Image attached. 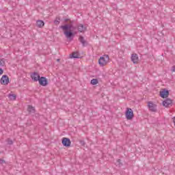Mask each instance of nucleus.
Segmentation results:
<instances>
[{"instance_id":"nucleus-1","label":"nucleus","mask_w":175,"mask_h":175,"mask_svg":"<svg viewBox=\"0 0 175 175\" xmlns=\"http://www.w3.org/2000/svg\"><path fill=\"white\" fill-rule=\"evenodd\" d=\"M73 23L74 21H70V24H66L59 27V28L64 31V34L66 38L70 40H73V38L77 34V31H72Z\"/></svg>"},{"instance_id":"nucleus-23","label":"nucleus","mask_w":175,"mask_h":175,"mask_svg":"<svg viewBox=\"0 0 175 175\" xmlns=\"http://www.w3.org/2000/svg\"><path fill=\"white\" fill-rule=\"evenodd\" d=\"M8 144H9L10 146H12V144H13V140L8 139Z\"/></svg>"},{"instance_id":"nucleus-14","label":"nucleus","mask_w":175,"mask_h":175,"mask_svg":"<svg viewBox=\"0 0 175 175\" xmlns=\"http://www.w3.org/2000/svg\"><path fill=\"white\" fill-rule=\"evenodd\" d=\"M70 58L72 59V58H81L80 57V54L78 53V52H73L72 54L70 55Z\"/></svg>"},{"instance_id":"nucleus-16","label":"nucleus","mask_w":175,"mask_h":175,"mask_svg":"<svg viewBox=\"0 0 175 175\" xmlns=\"http://www.w3.org/2000/svg\"><path fill=\"white\" fill-rule=\"evenodd\" d=\"M27 110H28L29 113H35V108L33 107H32V105H29Z\"/></svg>"},{"instance_id":"nucleus-4","label":"nucleus","mask_w":175,"mask_h":175,"mask_svg":"<svg viewBox=\"0 0 175 175\" xmlns=\"http://www.w3.org/2000/svg\"><path fill=\"white\" fill-rule=\"evenodd\" d=\"M38 83L40 85H42V87H46V85H49V81L44 77H40L38 79Z\"/></svg>"},{"instance_id":"nucleus-12","label":"nucleus","mask_w":175,"mask_h":175,"mask_svg":"<svg viewBox=\"0 0 175 175\" xmlns=\"http://www.w3.org/2000/svg\"><path fill=\"white\" fill-rule=\"evenodd\" d=\"M172 103V99L167 98L163 102V106H164L165 107H169V106H170Z\"/></svg>"},{"instance_id":"nucleus-15","label":"nucleus","mask_w":175,"mask_h":175,"mask_svg":"<svg viewBox=\"0 0 175 175\" xmlns=\"http://www.w3.org/2000/svg\"><path fill=\"white\" fill-rule=\"evenodd\" d=\"M36 24L38 28H43V27H44V22L43 21L38 20L37 21Z\"/></svg>"},{"instance_id":"nucleus-7","label":"nucleus","mask_w":175,"mask_h":175,"mask_svg":"<svg viewBox=\"0 0 175 175\" xmlns=\"http://www.w3.org/2000/svg\"><path fill=\"white\" fill-rule=\"evenodd\" d=\"M159 96L163 98H167L169 96V90L167 89H162V90L160 91Z\"/></svg>"},{"instance_id":"nucleus-21","label":"nucleus","mask_w":175,"mask_h":175,"mask_svg":"<svg viewBox=\"0 0 175 175\" xmlns=\"http://www.w3.org/2000/svg\"><path fill=\"white\" fill-rule=\"evenodd\" d=\"M59 18H56V19L54 21V23L55 24V25H58V24H59Z\"/></svg>"},{"instance_id":"nucleus-26","label":"nucleus","mask_w":175,"mask_h":175,"mask_svg":"<svg viewBox=\"0 0 175 175\" xmlns=\"http://www.w3.org/2000/svg\"><path fill=\"white\" fill-rule=\"evenodd\" d=\"M171 72H175V66H173L171 68Z\"/></svg>"},{"instance_id":"nucleus-24","label":"nucleus","mask_w":175,"mask_h":175,"mask_svg":"<svg viewBox=\"0 0 175 175\" xmlns=\"http://www.w3.org/2000/svg\"><path fill=\"white\" fill-rule=\"evenodd\" d=\"M64 21H65V23H68V21L69 23H70V21H70V19H69V18H66V19H64Z\"/></svg>"},{"instance_id":"nucleus-3","label":"nucleus","mask_w":175,"mask_h":175,"mask_svg":"<svg viewBox=\"0 0 175 175\" xmlns=\"http://www.w3.org/2000/svg\"><path fill=\"white\" fill-rule=\"evenodd\" d=\"M126 118L127 120H133L135 115H133V111L131 108H127L126 110Z\"/></svg>"},{"instance_id":"nucleus-27","label":"nucleus","mask_w":175,"mask_h":175,"mask_svg":"<svg viewBox=\"0 0 175 175\" xmlns=\"http://www.w3.org/2000/svg\"><path fill=\"white\" fill-rule=\"evenodd\" d=\"M3 75V70L0 68V75Z\"/></svg>"},{"instance_id":"nucleus-28","label":"nucleus","mask_w":175,"mask_h":175,"mask_svg":"<svg viewBox=\"0 0 175 175\" xmlns=\"http://www.w3.org/2000/svg\"><path fill=\"white\" fill-rule=\"evenodd\" d=\"M0 163H5V160L3 159H0Z\"/></svg>"},{"instance_id":"nucleus-20","label":"nucleus","mask_w":175,"mask_h":175,"mask_svg":"<svg viewBox=\"0 0 175 175\" xmlns=\"http://www.w3.org/2000/svg\"><path fill=\"white\" fill-rule=\"evenodd\" d=\"M9 98H10V99H12V100H16V96L14 94H10Z\"/></svg>"},{"instance_id":"nucleus-17","label":"nucleus","mask_w":175,"mask_h":175,"mask_svg":"<svg viewBox=\"0 0 175 175\" xmlns=\"http://www.w3.org/2000/svg\"><path fill=\"white\" fill-rule=\"evenodd\" d=\"M90 83L92 85H96V84H98V81L97 79H93L91 80Z\"/></svg>"},{"instance_id":"nucleus-10","label":"nucleus","mask_w":175,"mask_h":175,"mask_svg":"<svg viewBox=\"0 0 175 175\" xmlns=\"http://www.w3.org/2000/svg\"><path fill=\"white\" fill-rule=\"evenodd\" d=\"M79 40L81 43L83 47L88 46V42L84 39L83 36H79Z\"/></svg>"},{"instance_id":"nucleus-18","label":"nucleus","mask_w":175,"mask_h":175,"mask_svg":"<svg viewBox=\"0 0 175 175\" xmlns=\"http://www.w3.org/2000/svg\"><path fill=\"white\" fill-rule=\"evenodd\" d=\"M0 66H5V59L0 58Z\"/></svg>"},{"instance_id":"nucleus-19","label":"nucleus","mask_w":175,"mask_h":175,"mask_svg":"<svg viewBox=\"0 0 175 175\" xmlns=\"http://www.w3.org/2000/svg\"><path fill=\"white\" fill-rule=\"evenodd\" d=\"M78 29V26H74L72 25V27L71 29V31H72V32H77L76 30Z\"/></svg>"},{"instance_id":"nucleus-6","label":"nucleus","mask_w":175,"mask_h":175,"mask_svg":"<svg viewBox=\"0 0 175 175\" xmlns=\"http://www.w3.org/2000/svg\"><path fill=\"white\" fill-rule=\"evenodd\" d=\"M148 107L150 111L156 112L157 111V105L154 103L149 101L148 103Z\"/></svg>"},{"instance_id":"nucleus-5","label":"nucleus","mask_w":175,"mask_h":175,"mask_svg":"<svg viewBox=\"0 0 175 175\" xmlns=\"http://www.w3.org/2000/svg\"><path fill=\"white\" fill-rule=\"evenodd\" d=\"M62 143L64 147H70V144H72V142H70V139L68 137L62 138Z\"/></svg>"},{"instance_id":"nucleus-13","label":"nucleus","mask_w":175,"mask_h":175,"mask_svg":"<svg viewBox=\"0 0 175 175\" xmlns=\"http://www.w3.org/2000/svg\"><path fill=\"white\" fill-rule=\"evenodd\" d=\"M78 31H79V32H85V31H87V27H84V25H83V24H79L78 25Z\"/></svg>"},{"instance_id":"nucleus-8","label":"nucleus","mask_w":175,"mask_h":175,"mask_svg":"<svg viewBox=\"0 0 175 175\" xmlns=\"http://www.w3.org/2000/svg\"><path fill=\"white\" fill-rule=\"evenodd\" d=\"M1 83L3 85H8L9 84V77L6 75H3L1 79Z\"/></svg>"},{"instance_id":"nucleus-9","label":"nucleus","mask_w":175,"mask_h":175,"mask_svg":"<svg viewBox=\"0 0 175 175\" xmlns=\"http://www.w3.org/2000/svg\"><path fill=\"white\" fill-rule=\"evenodd\" d=\"M30 77L33 80V81H38L40 79V75L39 73L34 72L30 75Z\"/></svg>"},{"instance_id":"nucleus-2","label":"nucleus","mask_w":175,"mask_h":175,"mask_svg":"<svg viewBox=\"0 0 175 175\" xmlns=\"http://www.w3.org/2000/svg\"><path fill=\"white\" fill-rule=\"evenodd\" d=\"M109 61H110L109 55H105L99 58L98 65H100V66H105V65H107L109 63Z\"/></svg>"},{"instance_id":"nucleus-11","label":"nucleus","mask_w":175,"mask_h":175,"mask_svg":"<svg viewBox=\"0 0 175 175\" xmlns=\"http://www.w3.org/2000/svg\"><path fill=\"white\" fill-rule=\"evenodd\" d=\"M131 59L134 64H137V62H139V56L136 53H133Z\"/></svg>"},{"instance_id":"nucleus-29","label":"nucleus","mask_w":175,"mask_h":175,"mask_svg":"<svg viewBox=\"0 0 175 175\" xmlns=\"http://www.w3.org/2000/svg\"><path fill=\"white\" fill-rule=\"evenodd\" d=\"M57 62H59V59H57Z\"/></svg>"},{"instance_id":"nucleus-22","label":"nucleus","mask_w":175,"mask_h":175,"mask_svg":"<svg viewBox=\"0 0 175 175\" xmlns=\"http://www.w3.org/2000/svg\"><path fill=\"white\" fill-rule=\"evenodd\" d=\"M81 146H83V147H85V142L83 141V140H81L79 142Z\"/></svg>"},{"instance_id":"nucleus-25","label":"nucleus","mask_w":175,"mask_h":175,"mask_svg":"<svg viewBox=\"0 0 175 175\" xmlns=\"http://www.w3.org/2000/svg\"><path fill=\"white\" fill-rule=\"evenodd\" d=\"M118 163L119 166H122V163H121V159H118Z\"/></svg>"}]
</instances>
